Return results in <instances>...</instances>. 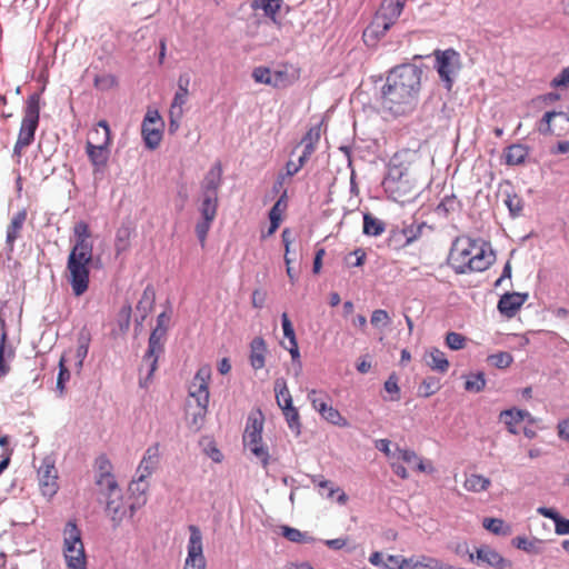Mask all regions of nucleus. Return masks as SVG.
Returning <instances> with one entry per match:
<instances>
[{"label":"nucleus","mask_w":569,"mask_h":569,"mask_svg":"<svg viewBox=\"0 0 569 569\" xmlns=\"http://www.w3.org/2000/svg\"><path fill=\"white\" fill-rule=\"evenodd\" d=\"M375 447L379 451L383 452L390 461L396 460V457L398 455L397 447L395 448V450H391V441L390 440L378 439L375 441Z\"/></svg>","instance_id":"nucleus-58"},{"label":"nucleus","mask_w":569,"mask_h":569,"mask_svg":"<svg viewBox=\"0 0 569 569\" xmlns=\"http://www.w3.org/2000/svg\"><path fill=\"white\" fill-rule=\"evenodd\" d=\"M433 57V68L438 72L443 87L450 91L462 69L461 54L453 48H448L435 50Z\"/></svg>","instance_id":"nucleus-9"},{"label":"nucleus","mask_w":569,"mask_h":569,"mask_svg":"<svg viewBox=\"0 0 569 569\" xmlns=\"http://www.w3.org/2000/svg\"><path fill=\"white\" fill-rule=\"evenodd\" d=\"M495 254L487 242L470 238L457 239L449 253V263L458 274L487 270Z\"/></svg>","instance_id":"nucleus-3"},{"label":"nucleus","mask_w":569,"mask_h":569,"mask_svg":"<svg viewBox=\"0 0 569 569\" xmlns=\"http://www.w3.org/2000/svg\"><path fill=\"white\" fill-rule=\"evenodd\" d=\"M488 360L496 368L505 369L512 363L513 358L509 352H498V353L489 356Z\"/></svg>","instance_id":"nucleus-52"},{"label":"nucleus","mask_w":569,"mask_h":569,"mask_svg":"<svg viewBox=\"0 0 569 569\" xmlns=\"http://www.w3.org/2000/svg\"><path fill=\"white\" fill-rule=\"evenodd\" d=\"M90 346V336L88 333H80L78 338V347L76 350V357L78 359L79 367H82L83 360L86 359Z\"/></svg>","instance_id":"nucleus-49"},{"label":"nucleus","mask_w":569,"mask_h":569,"mask_svg":"<svg viewBox=\"0 0 569 569\" xmlns=\"http://www.w3.org/2000/svg\"><path fill=\"white\" fill-rule=\"evenodd\" d=\"M8 335L3 329L0 338V378L7 376L10 372V361L14 357V350L8 346Z\"/></svg>","instance_id":"nucleus-34"},{"label":"nucleus","mask_w":569,"mask_h":569,"mask_svg":"<svg viewBox=\"0 0 569 569\" xmlns=\"http://www.w3.org/2000/svg\"><path fill=\"white\" fill-rule=\"evenodd\" d=\"M385 231V223L370 213L363 216V233L367 236H380Z\"/></svg>","instance_id":"nucleus-42"},{"label":"nucleus","mask_w":569,"mask_h":569,"mask_svg":"<svg viewBox=\"0 0 569 569\" xmlns=\"http://www.w3.org/2000/svg\"><path fill=\"white\" fill-rule=\"evenodd\" d=\"M283 0H252L251 8L253 10H262L263 14L272 22H278V14L281 10Z\"/></svg>","instance_id":"nucleus-33"},{"label":"nucleus","mask_w":569,"mask_h":569,"mask_svg":"<svg viewBox=\"0 0 569 569\" xmlns=\"http://www.w3.org/2000/svg\"><path fill=\"white\" fill-rule=\"evenodd\" d=\"M39 488L43 497L52 498L58 489V470L52 457L47 456L42 459L38 468Z\"/></svg>","instance_id":"nucleus-14"},{"label":"nucleus","mask_w":569,"mask_h":569,"mask_svg":"<svg viewBox=\"0 0 569 569\" xmlns=\"http://www.w3.org/2000/svg\"><path fill=\"white\" fill-rule=\"evenodd\" d=\"M220 181H221V168H220V166H218L217 170L212 169L207 174V177L204 179L203 194H209L210 192L218 194V188L220 186Z\"/></svg>","instance_id":"nucleus-45"},{"label":"nucleus","mask_w":569,"mask_h":569,"mask_svg":"<svg viewBox=\"0 0 569 569\" xmlns=\"http://www.w3.org/2000/svg\"><path fill=\"white\" fill-rule=\"evenodd\" d=\"M189 531L188 555L184 560L183 569H206L201 531L193 525L189 527Z\"/></svg>","instance_id":"nucleus-18"},{"label":"nucleus","mask_w":569,"mask_h":569,"mask_svg":"<svg viewBox=\"0 0 569 569\" xmlns=\"http://www.w3.org/2000/svg\"><path fill=\"white\" fill-rule=\"evenodd\" d=\"M320 138V126L312 127L306 134V137L302 139L299 147H303V150L301 154L298 156V162H295L292 159H290L287 162L286 170L288 177H291L296 174L299 169L303 166L305 161L308 159V157L315 151L316 143L318 142Z\"/></svg>","instance_id":"nucleus-19"},{"label":"nucleus","mask_w":569,"mask_h":569,"mask_svg":"<svg viewBox=\"0 0 569 569\" xmlns=\"http://www.w3.org/2000/svg\"><path fill=\"white\" fill-rule=\"evenodd\" d=\"M385 390L391 395L389 400L398 401L400 399V388L398 385V377L396 373H391L385 381Z\"/></svg>","instance_id":"nucleus-51"},{"label":"nucleus","mask_w":569,"mask_h":569,"mask_svg":"<svg viewBox=\"0 0 569 569\" xmlns=\"http://www.w3.org/2000/svg\"><path fill=\"white\" fill-rule=\"evenodd\" d=\"M99 127L102 128V138H96L97 144L90 140H88L86 144V151L93 167L94 176L104 171L109 159L108 147L111 142V131L108 122L106 120H100Z\"/></svg>","instance_id":"nucleus-11"},{"label":"nucleus","mask_w":569,"mask_h":569,"mask_svg":"<svg viewBox=\"0 0 569 569\" xmlns=\"http://www.w3.org/2000/svg\"><path fill=\"white\" fill-rule=\"evenodd\" d=\"M267 345L263 338L256 337L250 343L249 361L254 370L262 369L266 365Z\"/></svg>","instance_id":"nucleus-29"},{"label":"nucleus","mask_w":569,"mask_h":569,"mask_svg":"<svg viewBox=\"0 0 569 569\" xmlns=\"http://www.w3.org/2000/svg\"><path fill=\"white\" fill-rule=\"evenodd\" d=\"M476 558L479 563L493 569H512V562L489 546L478 548L476 550Z\"/></svg>","instance_id":"nucleus-21"},{"label":"nucleus","mask_w":569,"mask_h":569,"mask_svg":"<svg viewBox=\"0 0 569 569\" xmlns=\"http://www.w3.org/2000/svg\"><path fill=\"white\" fill-rule=\"evenodd\" d=\"M97 476L112 475V465L106 456L96 459Z\"/></svg>","instance_id":"nucleus-61"},{"label":"nucleus","mask_w":569,"mask_h":569,"mask_svg":"<svg viewBox=\"0 0 569 569\" xmlns=\"http://www.w3.org/2000/svg\"><path fill=\"white\" fill-rule=\"evenodd\" d=\"M490 485L491 481L489 478L473 473L465 480L463 487L470 492H481L486 491Z\"/></svg>","instance_id":"nucleus-39"},{"label":"nucleus","mask_w":569,"mask_h":569,"mask_svg":"<svg viewBox=\"0 0 569 569\" xmlns=\"http://www.w3.org/2000/svg\"><path fill=\"white\" fill-rule=\"evenodd\" d=\"M523 417H528V411L518 408L506 409L499 413V420L506 425L511 435L518 433L517 426L523 421Z\"/></svg>","instance_id":"nucleus-30"},{"label":"nucleus","mask_w":569,"mask_h":569,"mask_svg":"<svg viewBox=\"0 0 569 569\" xmlns=\"http://www.w3.org/2000/svg\"><path fill=\"white\" fill-rule=\"evenodd\" d=\"M390 28L391 26L388 22L375 16L370 24L363 30L362 38L365 43L369 47L376 46Z\"/></svg>","instance_id":"nucleus-23"},{"label":"nucleus","mask_w":569,"mask_h":569,"mask_svg":"<svg viewBox=\"0 0 569 569\" xmlns=\"http://www.w3.org/2000/svg\"><path fill=\"white\" fill-rule=\"evenodd\" d=\"M322 489L327 490V498L340 506L348 502L347 493L340 487H333L330 481L322 480Z\"/></svg>","instance_id":"nucleus-43"},{"label":"nucleus","mask_w":569,"mask_h":569,"mask_svg":"<svg viewBox=\"0 0 569 569\" xmlns=\"http://www.w3.org/2000/svg\"><path fill=\"white\" fill-rule=\"evenodd\" d=\"M288 208V200H287V191L284 190L280 198L277 200V202L273 204V207L270 209L269 212V219H270V227L267 231V233H262V238L270 237L273 234L277 229L279 228L282 216L286 212Z\"/></svg>","instance_id":"nucleus-25"},{"label":"nucleus","mask_w":569,"mask_h":569,"mask_svg":"<svg viewBox=\"0 0 569 569\" xmlns=\"http://www.w3.org/2000/svg\"><path fill=\"white\" fill-rule=\"evenodd\" d=\"M486 387V378L482 372L471 373L467 376L465 389L471 392H480Z\"/></svg>","instance_id":"nucleus-46"},{"label":"nucleus","mask_w":569,"mask_h":569,"mask_svg":"<svg viewBox=\"0 0 569 569\" xmlns=\"http://www.w3.org/2000/svg\"><path fill=\"white\" fill-rule=\"evenodd\" d=\"M528 299V293L507 292L498 301V310L501 315L511 318Z\"/></svg>","instance_id":"nucleus-22"},{"label":"nucleus","mask_w":569,"mask_h":569,"mask_svg":"<svg viewBox=\"0 0 569 569\" xmlns=\"http://www.w3.org/2000/svg\"><path fill=\"white\" fill-rule=\"evenodd\" d=\"M211 373L209 365L201 366L188 389L190 400L187 403V419L197 431L202 427L208 412Z\"/></svg>","instance_id":"nucleus-5"},{"label":"nucleus","mask_w":569,"mask_h":569,"mask_svg":"<svg viewBox=\"0 0 569 569\" xmlns=\"http://www.w3.org/2000/svg\"><path fill=\"white\" fill-rule=\"evenodd\" d=\"M422 70L411 63L395 67L381 89L383 108L395 116L410 111L417 101L421 87Z\"/></svg>","instance_id":"nucleus-1"},{"label":"nucleus","mask_w":569,"mask_h":569,"mask_svg":"<svg viewBox=\"0 0 569 569\" xmlns=\"http://www.w3.org/2000/svg\"><path fill=\"white\" fill-rule=\"evenodd\" d=\"M159 445L156 443L151 447H149L142 460L140 461L138 469H137V480L132 481V483L129 487V490L134 493L136 491H139L141 495H143L148 488V483L146 482V479L149 478L153 470L156 469L158 462H159Z\"/></svg>","instance_id":"nucleus-13"},{"label":"nucleus","mask_w":569,"mask_h":569,"mask_svg":"<svg viewBox=\"0 0 569 569\" xmlns=\"http://www.w3.org/2000/svg\"><path fill=\"white\" fill-rule=\"evenodd\" d=\"M164 330L154 328L149 337L148 350L142 359L141 370L147 368V380H149L158 368L159 356L163 352Z\"/></svg>","instance_id":"nucleus-16"},{"label":"nucleus","mask_w":569,"mask_h":569,"mask_svg":"<svg viewBox=\"0 0 569 569\" xmlns=\"http://www.w3.org/2000/svg\"><path fill=\"white\" fill-rule=\"evenodd\" d=\"M550 87L555 89H569V66L563 68L558 76L550 81Z\"/></svg>","instance_id":"nucleus-56"},{"label":"nucleus","mask_w":569,"mask_h":569,"mask_svg":"<svg viewBox=\"0 0 569 569\" xmlns=\"http://www.w3.org/2000/svg\"><path fill=\"white\" fill-rule=\"evenodd\" d=\"M390 467H391L393 473L396 476H398L399 478H401L403 480L409 478V473H408L406 467L403 465L399 463L398 460H391Z\"/></svg>","instance_id":"nucleus-64"},{"label":"nucleus","mask_w":569,"mask_h":569,"mask_svg":"<svg viewBox=\"0 0 569 569\" xmlns=\"http://www.w3.org/2000/svg\"><path fill=\"white\" fill-rule=\"evenodd\" d=\"M131 229L128 226H121L117 229L114 238V251L117 256L126 252L130 248Z\"/></svg>","instance_id":"nucleus-38"},{"label":"nucleus","mask_w":569,"mask_h":569,"mask_svg":"<svg viewBox=\"0 0 569 569\" xmlns=\"http://www.w3.org/2000/svg\"><path fill=\"white\" fill-rule=\"evenodd\" d=\"M118 86L117 77L113 74H102L94 78V87L100 90H110Z\"/></svg>","instance_id":"nucleus-54"},{"label":"nucleus","mask_w":569,"mask_h":569,"mask_svg":"<svg viewBox=\"0 0 569 569\" xmlns=\"http://www.w3.org/2000/svg\"><path fill=\"white\" fill-rule=\"evenodd\" d=\"M439 389V382L435 378L425 379L420 386V392L423 397H430Z\"/></svg>","instance_id":"nucleus-59"},{"label":"nucleus","mask_w":569,"mask_h":569,"mask_svg":"<svg viewBox=\"0 0 569 569\" xmlns=\"http://www.w3.org/2000/svg\"><path fill=\"white\" fill-rule=\"evenodd\" d=\"M370 322L376 328H386L391 323V319L386 310L377 309L372 312Z\"/></svg>","instance_id":"nucleus-53"},{"label":"nucleus","mask_w":569,"mask_h":569,"mask_svg":"<svg viewBox=\"0 0 569 569\" xmlns=\"http://www.w3.org/2000/svg\"><path fill=\"white\" fill-rule=\"evenodd\" d=\"M423 360L426 365L433 371L446 373L449 369V361L443 351L438 348H430L426 350Z\"/></svg>","instance_id":"nucleus-28"},{"label":"nucleus","mask_w":569,"mask_h":569,"mask_svg":"<svg viewBox=\"0 0 569 569\" xmlns=\"http://www.w3.org/2000/svg\"><path fill=\"white\" fill-rule=\"evenodd\" d=\"M281 322H282L283 336L286 339V341L282 342V346L290 352L292 359H296L299 356L298 343H297L293 326H292L287 312L282 313Z\"/></svg>","instance_id":"nucleus-31"},{"label":"nucleus","mask_w":569,"mask_h":569,"mask_svg":"<svg viewBox=\"0 0 569 569\" xmlns=\"http://www.w3.org/2000/svg\"><path fill=\"white\" fill-rule=\"evenodd\" d=\"M59 368H60V370H59V376H58V380H57V386H58V388H60L62 390L64 388V386H63L64 381L69 380V378H70V372L64 365V357H61V359L59 361Z\"/></svg>","instance_id":"nucleus-62"},{"label":"nucleus","mask_w":569,"mask_h":569,"mask_svg":"<svg viewBox=\"0 0 569 569\" xmlns=\"http://www.w3.org/2000/svg\"><path fill=\"white\" fill-rule=\"evenodd\" d=\"M274 392L277 403L282 410L289 427L291 429H298L299 413L298 410L292 406V397L283 378L276 379Z\"/></svg>","instance_id":"nucleus-17"},{"label":"nucleus","mask_w":569,"mask_h":569,"mask_svg":"<svg viewBox=\"0 0 569 569\" xmlns=\"http://www.w3.org/2000/svg\"><path fill=\"white\" fill-rule=\"evenodd\" d=\"M322 418L335 426H339V427L348 426L347 419L343 418L337 409H335L332 407H327L326 403H322Z\"/></svg>","instance_id":"nucleus-47"},{"label":"nucleus","mask_w":569,"mask_h":569,"mask_svg":"<svg viewBox=\"0 0 569 569\" xmlns=\"http://www.w3.org/2000/svg\"><path fill=\"white\" fill-rule=\"evenodd\" d=\"M382 188L390 199L400 203L409 201L417 193L416 178L402 161L401 153L391 158Z\"/></svg>","instance_id":"nucleus-4"},{"label":"nucleus","mask_w":569,"mask_h":569,"mask_svg":"<svg viewBox=\"0 0 569 569\" xmlns=\"http://www.w3.org/2000/svg\"><path fill=\"white\" fill-rule=\"evenodd\" d=\"M263 422L264 418L260 410L249 415L243 433V445L263 463V466H267L269 452L262 445Z\"/></svg>","instance_id":"nucleus-10"},{"label":"nucleus","mask_w":569,"mask_h":569,"mask_svg":"<svg viewBox=\"0 0 569 569\" xmlns=\"http://www.w3.org/2000/svg\"><path fill=\"white\" fill-rule=\"evenodd\" d=\"M199 212L201 214V218L197 222L194 231L201 247H204L212 222L217 217L218 194H214L213 192H210L209 194H202V200L199 206Z\"/></svg>","instance_id":"nucleus-12"},{"label":"nucleus","mask_w":569,"mask_h":569,"mask_svg":"<svg viewBox=\"0 0 569 569\" xmlns=\"http://www.w3.org/2000/svg\"><path fill=\"white\" fill-rule=\"evenodd\" d=\"M558 437L569 445V418L561 419L557 423Z\"/></svg>","instance_id":"nucleus-63"},{"label":"nucleus","mask_w":569,"mask_h":569,"mask_svg":"<svg viewBox=\"0 0 569 569\" xmlns=\"http://www.w3.org/2000/svg\"><path fill=\"white\" fill-rule=\"evenodd\" d=\"M73 244L69 252L66 278L76 297L84 295L90 284V270L93 261L92 233L89 224L78 221L73 227Z\"/></svg>","instance_id":"nucleus-2"},{"label":"nucleus","mask_w":569,"mask_h":569,"mask_svg":"<svg viewBox=\"0 0 569 569\" xmlns=\"http://www.w3.org/2000/svg\"><path fill=\"white\" fill-rule=\"evenodd\" d=\"M512 218L519 217L523 209L522 199L516 193H507L503 200Z\"/></svg>","instance_id":"nucleus-48"},{"label":"nucleus","mask_w":569,"mask_h":569,"mask_svg":"<svg viewBox=\"0 0 569 569\" xmlns=\"http://www.w3.org/2000/svg\"><path fill=\"white\" fill-rule=\"evenodd\" d=\"M482 526L485 529L497 536L507 537L512 532L511 526L507 525L500 518H485Z\"/></svg>","instance_id":"nucleus-37"},{"label":"nucleus","mask_w":569,"mask_h":569,"mask_svg":"<svg viewBox=\"0 0 569 569\" xmlns=\"http://www.w3.org/2000/svg\"><path fill=\"white\" fill-rule=\"evenodd\" d=\"M537 512L555 522V532L557 535H569V519L562 518L556 509L539 507Z\"/></svg>","instance_id":"nucleus-35"},{"label":"nucleus","mask_w":569,"mask_h":569,"mask_svg":"<svg viewBox=\"0 0 569 569\" xmlns=\"http://www.w3.org/2000/svg\"><path fill=\"white\" fill-rule=\"evenodd\" d=\"M556 118V110L547 111L537 123V130L543 136H550L553 133L551 121Z\"/></svg>","instance_id":"nucleus-50"},{"label":"nucleus","mask_w":569,"mask_h":569,"mask_svg":"<svg viewBox=\"0 0 569 569\" xmlns=\"http://www.w3.org/2000/svg\"><path fill=\"white\" fill-rule=\"evenodd\" d=\"M163 122L158 110H148L141 126V134L148 149L154 150L162 140Z\"/></svg>","instance_id":"nucleus-15"},{"label":"nucleus","mask_w":569,"mask_h":569,"mask_svg":"<svg viewBox=\"0 0 569 569\" xmlns=\"http://www.w3.org/2000/svg\"><path fill=\"white\" fill-rule=\"evenodd\" d=\"M132 517L136 512V505L131 503L127 507L123 502L121 492L113 495V497H107L106 512L112 520L114 526H119L121 521L128 516Z\"/></svg>","instance_id":"nucleus-20"},{"label":"nucleus","mask_w":569,"mask_h":569,"mask_svg":"<svg viewBox=\"0 0 569 569\" xmlns=\"http://www.w3.org/2000/svg\"><path fill=\"white\" fill-rule=\"evenodd\" d=\"M62 553L68 569H87V555L81 530L72 520L63 529Z\"/></svg>","instance_id":"nucleus-8"},{"label":"nucleus","mask_w":569,"mask_h":569,"mask_svg":"<svg viewBox=\"0 0 569 569\" xmlns=\"http://www.w3.org/2000/svg\"><path fill=\"white\" fill-rule=\"evenodd\" d=\"M189 96V90L182 88L180 86V89L177 90L174 93L172 103L170 106L169 110V118H170V130L173 131L179 127V121L182 118L183 114V106L187 102Z\"/></svg>","instance_id":"nucleus-24"},{"label":"nucleus","mask_w":569,"mask_h":569,"mask_svg":"<svg viewBox=\"0 0 569 569\" xmlns=\"http://www.w3.org/2000/svg\"><path fill=\"white\" fill-rule=\"evenodd\" d=\"M529 154V149L520 143L509 146L505 150V161L508 166H519L523 163Z\"/></svg>","instance_id":"nucleus-36"},{"label":"nucleus","mask_w":569,"mask_h":569,"mask_svg":"<svg viewBox=\"0 0 569 569\" xmlns=\"http://www.w3.org/2000/svg\"><path fill=\"white\" fill-rule=\"evenodd\" d=\"M446 345L451 350H461L466 346V338L461 333L451 331L446 336Z\"/></svg>","instance_id":"nucleus-55"},{"label":"nucleus","mask_w":569,"mask_h":569,"mask_svg":"<svg viewBox=\"0 0 569 569\" xmlns=\"http://www.w3.org/2000/svg\"><path fill=\"white\" fill-rule=\"evenodd\" d=\"M40 118V96L33 93L28 97L23 118L21 121L18 139L13 147V157L17 163L20 162L22 151L34 140V133Z\"/></svg>","instance_id":"nucleus-6"},{"label":"nucleus","mask_w":569,"mask_h":569,"mask_svg":"<svg viewBox=\"0 0 569 569\" xmlns=\"http://www.w3.org/2000/svg\"><path fill=\"white\" fill-rule=\"evenodd\" d=\"M98 487L102 492L108 496L113 497V495L120 493V488L117 483V480L112 475L97 476L96 480Z\"/></svg>","instance_id":"nucleus-40"},{"label":"nucleus","mask_w":569,"mask_h":569,"mask_svg":"<svg viewBox=\"0 0 569 569\" xmlns=\"http://www.w3.org/2000/svg\"><path fill=\"white\" fill-rule=\"evenodd\" d=\"M397 457L396 460H402L403 462L410 465L416 463V461L419 459V456L411 449L407 448H400L397 446Z\"/></svg>","instance_id":"nucleus-60"},{"label":"nucleus","mask_w":569,"mask_h":569,"mask_svg":"<svg viewBox=\"0 0 569 569\" xmlns=\"http://www.w3.org/2000/svg\"><path fill=\"white\" fill-rule=\"evenodd\" d=\"M511 543L515 548L529 555H541L545 551V541L536 537L529 539L525 536H518L512 539Z\"/></svg>","instance_id":"nucleus-32"},{"label":"nucleus","mask_w":569,"mask_h":569,"mask_svg":"<svg viewBox=\"0 0 569 569\" xmlns=\"http://www.w3.org/2000/svg\"><path fill=\"white\" fill-rule=\"evenodd\" d=\"M460 202L455 194L446 196L436 208V212L439 216L447 217L449 213L455 212L459 209Z\"/></svg>","instance_id":"nucleus-44"},{"label":"nucleus","mask_w":569,"mask_h":569,"mask_svg":"<svg viewBox=\"0 0 569 569\" xmlns=\"http://www.w3.org/2000/svg\"><path fill=\"white\" fill-rule=\"evenodd\" d=\"M27 220V210L22 209L18 211L11 219L7 227L6 244L10 251L14 248L16 240L20 237L22 227Z\"/></svg>","instance_id":"nucleus-27"},{"label":"nucleus","mask_w":569,"mask_h":569,"mask_svg":"<svg viewBox=\"0 0 569 569\" xmlns=\"http://www.w3.org/2000/svg\"><path fill=\"white\" fill-rule=\"evenodd\" d=\"M403 8L405 6L397 0H383L375 16L392 27L400 17Z\"/></svg>","instance_id":"nucleus-26"},{"label":"nucleus","mask_w":569,"mask_h":569,"mask_svg":"<svg viewBox=\"0 0 569 569\" xmlns=\"http://www.w3.org/2000/svg\"><path fill=\"white\" fill-rule=\"evenodd\" d=\"M252 78L257 83L284 89L300 79V68L288 62L280 63L274 69L260 66L253 69Z\"/></svg>","instance_id":"nucleus-7"},{"label":"nucleus","mask_w":569,"mask_h":569,"mask_svg":"<svg viewBox=\"0 0 569 569\" xmlns=\"http://www.w3.org/2000/svg\"><path fill=\"white\" fill-rule=\"evenodd\" d=\"M385 569H406L407 558L400 555H389L383 562Z\"/></svg>","instance_id":"nucleus-57"},{"label":"nucleus","mask_w":569,"mask_h":569,"mask_svg":"<svg viewBox=\"0 0 569 569\" xmlns=\"http://www.w3.org/2000/svg\"><path fill=\"white\" fill-rule=\"evenodd\" d=\"M280 533L291 542L308 543L315 540L307 532H301L300 530L291 528L289 526H281Z\"/></svg>","instance_id":"nucleus-41"}]
</instances>
